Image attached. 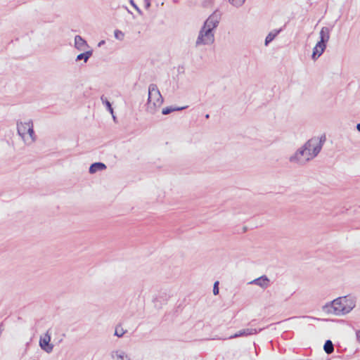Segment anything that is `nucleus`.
Segmentation results:
<instances>
[{"mask_svg": "<svg viewBox=\"0 0 360 360\" xmlns=\"http://www.w3.org/2000/svg\"><path fill=\"white\" fill-rule=\"evenodd\" d=\"M323 146L322 138H312L299 148L295 153L289 158L291 163L300 166L305 165L313 160L320 153Z\"/></svg>", "mask_w": 360, "mask_h": 360, "instance_id": "obj_1", "label": "nucleus"}, {"mask_svg": "<svg viewBox=\"0 0 360 360\" xmlns=\"http://www.w3.org/2000/svg\"><path fill=\"white\" fill-rule=\"evenodd\" d=\"M356 298L351 295L339 297L323 307L324 312L335 316L349 314L356 307Z\"/></svg>", "mask_w": 360, "mask_h": 360, "instance_id": "obj_2", "label": "nucleus"}, {"mask_svg": "<svg viewBox=\"0 0 360 360\" xmlns=\"http://www.w3.org/2000/svg\"><path fill=\"white\" fill-rule=\"evenodd\" d=\"M163 98L155 84H150L148 86V96L146 104L147 112L154 115L161 107Z\"/></svg>", "mask_w": 360, "mask_h": 360, "instance_id": "obj_3", "label": "nucleus"}, {"mask_svg": "<svg viewBox=\"0 0 360 360\" xmlns=\"http://www.w3.org/2000/svg\"><path fill=\"white\" fill-rule=\"evenodd\" d=\"M17 131L25 144L32 145L37 140V136L34 131V125L32 120L27 122H18Z\"/></svg>", "mask_w": 360, "mask_h": 360, "instance_id": "obj_4", "label": "nucleus"}, {"mask_svg": "<svg viewBox=\"0 0 360 360\" xmlns=\"http://www.w3.org/2000/svg\"><path fill=\"white\" fill-rule=\"evenodd\" d=\"M214 41V32L210 30V28H205V27L202 26L196 39L195 46L210 45Z\"/></svg>", "mask_w": 360, "mask_h": 360, "instance_id": "obj_5", "label": "nucleus"}, {"mask_svg": "<svg viewBox=\"0 0 360 360\" xmlns=\"http://www.w3.org/2000/svg\"><path fill=\"white\" fill-rule=\"evenodd\" d=\"M51 342V334L49 330H47L44 336L40 337L39 346L42 350L48 354L52 352L53 349V345L50 343Z\"/></svg>", "mask_w": 360, "mask_h": 360, "instance_id": "obj_6", "label": "nucleus"}, {"mask_svg": "<svg viewBox=\"0 0 360 360\" xmlns=\"http://www.w3.org/2000/svg\"><path fill=\"white\" fill-rule=\"evenodd\" d=\"M221 19V15L217 12H214L204 22L203 26L205 28H210V30H214L218 26Z\"/></svg>", "mask_w": 360, "mask_h": 360, "instance_id": "obj_7", "label": "nucleus"}, {"mask_svg": "<svg viewBox=\"0 0 360 360\" xmlns=\"http://www.w3.org/2000/svg\"><path fill=\"white\" fill-rule=\"evenodd\" d=\"M75 48L79 51H88L91 49L86 41L83 39L80 35H76L75 37Z\"/></svg>", "mask_w": 360, "mask_h": 360, "instance_id": "obj_8", "label": "nucleus"}, {"mask_svg": "<svg viewBox=\"0 0 360 360\" xmlns=\"http://www.w3.org/2000/svg\"><path fill=\"white\" fill-rule=\"evenodd\" d=\"M112 360H131L130 356L123 349H117L110 352Z\"/></svg>", "mask_w": 360, "mask_h": 360, "instance_id": "obj_9", "label": "nucleus"}, {"mask_svg": "<svg viewBox=\"0 0 360 360\" xmlns=\"http://www.w3.org/2000/svg\"><path fill=\"white\" fill-rule=\"evenodd\" d=\"M269 283L270 281L269 278L264 275L249 282V284L256 285L263 289H266L269 286Z\"/></svg>", "mask_w": 360, "mask_h": 360, "instance_id": "obj_10", "label": "nucleus"}, {"mask_svg": "<svg viewBox=\"0 0 360 360\" xmlns=\"http://www.w3.org/2000/svg\"><path fill=\"white\" fill-rule=\"evenodd\" d=\"M326 48V45L321 44L320 42H317L316 46L313 49V53L311 58L313 60H316L318 58H319L322 53L324 52L325 49Z\"/></svg>", "mask_w": 360, "mask_h": 360, "instance_id": "obj_11", "label": "nucleus"}, {"mask_svg": "<svg viewBox=\"0 0 360 360\" xmlns=\"http://www.w3.org/2000/svg\"><path fill=\"white\" fill-rule=\"evenodd\" d=\"M330 30L328 27H323L321 28L319 35L320 40L318 42L326 44L330 39Z\"/></svg>", "mask_w": 360, "mask_h": 360, "instance_id": "obj_12", "label": "nucleus"}, {"mask_svg": "<svg viewBox=\"0 0 360 360\" xmlns=\"http://www.w3.org/2000/svg\"><path fill=\"white\" fill-rule=\"evenodd\" d=\"M257 333V330L255 328H246L239 330L238 333L229 337V339L236 338L241 336H248Z\"/></svg>", "mask_w": 360, "mask_h": 360, "instance_id": "obj_13", "label": "nucleus"}, {"mask_svg": "<svg viewBox=\"0 0 360 360\" xmlns=\"http://www.w3.org/2000/svg\"><path fill=\"white\" fill-rule=\"evenodd\" d=\"M106 169V165L103 162L93 163L89 167V173L94 174L98 171H102Z\"/></svg>", "mask_w": 360, "mask_h": 360, "instance_id": "obj_14", "label": "nucleus"}, {"mask_svg": "<svg viewBox=\"0 0 360 360\" xmlns=\"http://www.w3.org/2000/svg\"><path fill=\"white\" fill-rule=\"evenodd\" d=\"M83 51V53H81L79 55H77V56L76 58V61L83 60L84 61V63H86L88 61V60L89 59V58L92 56L93 50L89 49L88 51Z\"/></svg>", "mask_w": 360, "mask_h": 360, "instance_id": "obj_15", "label": "nucleus"}, {"mask_svg": "<svg viewBox=\"0 0 360 360\" xmlns=\"http://www.w3.org/2000/svg\"><path fill=\"white\" fill-rule=\"evenodd\" d=\"M281 30H282L281 29H279V30H274L271 31L266 37L265 42H264L265 46H267L270 42H271L276 37V36L280 33V32Z\"/></svg>", "mask_w": 360, "mask_h": 360, "instance_id": "obj_16", "label": "nucleus"}, {"mask_svg": "<svg viewBox=\"0 0 360 360\" xmlns=\"http://www.w3.org/2000/svg\"><path fill=\"white\" fill-rule=\"evenodd\" d=\"M323 349H324L325 352L328 354H330L333 352L334 347H333V344L331 340H328L326 341L324 346H323Z\"/></svg>", "mask_w": 360, "mask_h": 360, "instance_id": "obj_17", "label": "nucleus"}, {"mask_svg": "<svg viewBox=\"0 0 360 360\" xmlns=\"http://www.w3.org/2000/svg\"><path fill=\"white\" fill-rule=\"evenodd\" d=\"M101 100L102 101V103L106 106L108 110L112 114L113 119H115V117L113 115V109L112 108L111 103L106 98H105L103 96L101 97Z\"/></svg>", "mask_w": 360, "mask_h": 360, "instance_id": "obj_18", "label": "nucleus"}, {"mask_svg": "<svg viewBox=\"0 0 360 360\" xmlns=\"http://www.w3.org/2000/svg\"><path fill=\"white\" fill-rule=\"evenodd\" d=\"M187 106L180 107V108H172V107H167L162 109V113L163 115H168L171 113L172 112L176 111V110H181L185 108H186Z\"/></svg>", "mask_w": 360, "mask_h": 360, "instance_id": "obj_19", "label": "nucleus"}, {"mask_svg": "<svg viewBox=\"0 0 360 360\" xmlns=\"http://www.w3.org/2000/svg\"><path fill=\"white\" fill-rule=\"evenodd\" d=\"M231 4L236 7L241 6L245 1V0H229Z\"/></svg>", "mask_w": 360, "mask_h": 360, "instance_id": "obj_20", "label": "nucleus"}, {"mask_svg": "<svg viewBox=\"0 0 360 360\" xmlns=\"http://www.w3.org/2000/svg\"><path fill=\"white\" fill-rule=\"evenodd\" d=\"M114 35H115V37L120 41H122L124 37V33L122 31L118 30H116L115 31Z\"/></svg>", "mask_w": 360, "mask_h": 360, "instance_id": "obj_21", "label": "nucleus"}, {"mask_svg": "<svg viewBox=\"0 0 360 360\" xmlns=\"http://www.w3.org/2000/svg\"><path fill=\"white\" fill-rule=\"evenodd\" d=\"M125 333V331L122 328H116L115 331V335L117 336L118 338H121L124 335Z\"/></svg>", "mask_w": 360, "mask_h": 360, "instance_id": "obj_22", "label": "nucleus"}, {"mask_svg": "<svg viewBox=\"0 0 360 360\" xmlns=\"http://www.w3.org/2000/svg\"><path fill=\"white\" fill-rule=\"evenodd\" d=\"M218 284H219L218 281L215 282L214 284L213 293H214V295H217L219 294Z\"/></svg>", "mask_w": 360, "mask_h": 360, "instance_id": "obj_23", "label": "nucleus"}, {"mask_svg": "<svg viewBox=\"0 0 360 360\" xmlns=\"http://www.w3.org/2000/svg\"><path fill=\"white\" fill-rule=\"evenodd\" d=\"M143 3L146 9H148L151 6V0H143Z\"/></svg>", "mask_w": 360, "mask_h": 360, "instance_id": "obj_24", "label": "nucleus"}, {"mask_svg": "<svg viewBox=\"0 0 360 360\" xmlns=\"http://www.w3.org/2000/svg\"><path fill=\"white\" fill-rule=\"evenodd\" d=\"M131 5L135 8V9L139 13H141V11L140 10V8L134 3V1L132 0H131Z\"/></svg>", "mask_w": 360, "mask_h": 360, "instance_id": "obj_25", "label": "nucleus"}, {"mask_svg": "<svg viewBox=\"0 0 360 360\" xmlns=\"http://www.w3.org/2000/svg\"><path fill=\"white\" fill-rule=\"evenodd\" d=\"M356 341L360 342V330L356 332Z\"/></svg>", "mask_w": 360, "mask_h": 360, "instance_id": "obj_26", "label": "nucleus"}, {"mask_svg": "<svg viewBox=\"0 0 360 360\" xmlns=\"http://www.w3.org/2000/svg\"><path fill=\"white\" fill-rule=\"evenodd\" d=\"M302 318L305 319H308V320H314V319H316L315 318L311 317V316H303Z\"/></svg>", "mask_w": 360, "mask_h": 360, "instance_id": "obj_27", "label": "nucleus"}, {"mask_svg": "<svg viewBox=\"0 0 360 360\" xmlns=\"http://www.w3.org/2000/svg\"><path fill=\"white\" fill-rule=\"evenodd\" d=\"M356 129H357L358 131L360 132V123L356 124Z\"/></svg>", "mask_w": 360, "mask_h": 360, "instance_id": "obj_28", "label": "nucleus"}, {"mask_svg": "<svg viewBox=\"0 0 360 360\" xmlns=\"http://www.w3.org/2000/svg\"><path fill=\"white\" fill-rule=\"evenodd\" d=\"M105 43L104 41H101L98 43V46H101V45H103V44Z\"/></svg>", "mask_w": 360, "mask_h": 360, "instance_id": "obj_29", "label": "nucleus"}, {"mask_svg": "<svg viewBox=\"0 0 360 360\" xmlns=\"http://www.w3.org/2000/svg\"><path fill=\"white\" fill-rule=\"evenodd\" d=\"M3 329L0 327V335L1 334Z\"/></svg>", "mask_w": 360, "mask_h": 360, "instance_id": "obj_30", "label": "nucleus"}, {"mask_svg": "<svg viewBox=\"0 0 360 360\" xmlns=\"http://www.w3.org/2000/svg\"><path fill=\"white\" fill-rule=\"evenodd\" d=\"M205 117H206V118H209V115H208V114H207V115H205Z\"/></svg>", "mask_w": 360, "mask_h": 360, "instance_id": "obj_31", "label": "nucleus"}]
</instances>
